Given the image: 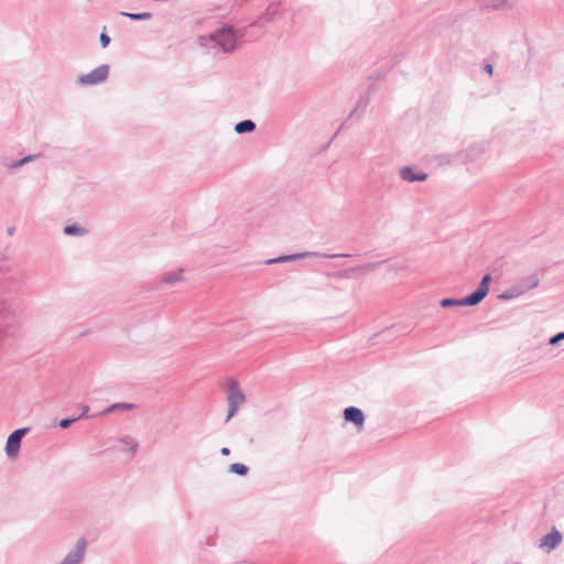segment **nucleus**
Here are the masks:
<instances>
[{
  "label": "nucleus",
  "instance_id": "obj_1",
  "mask_svg": "<svg viewBox=\"0 0 564 564\" xmlns=\"http://www.w3.org/2000/svg\"><path fill=\"white\" fill-rule=\"evenodd\" d=\"M237 34L232 26H223L208 36H200L199 44L208 50H218L231 53L236 48Z\"/></svg>",
  "mask_w": 564,
  "mask_h": 564
},
{
  "label": "nucleus",
  "instance_id": "obj_2",
  "mask_svg": "<svg viewBox=\"0 0 564 564\" xmlns=\"http://www.w3.org/2000/svg\"><path fill=\"white\" fill-rule=\"evenodd\" d=\"M491 281L490 274H485L479 283L478 289L469 294L466 297L456 300V299H443L440 304L442 307H452V306H475L479 304L489 292V284Z\"/></svg>",
  "mask_w": 564,
  "mask_h": 564
},
{
  "label": "nucleus",
  "instance_id": "obj_3",
  "mask_svg": "<svg viewBox=\"0 0 564 564\" xmlns=\"http://www.w3.org/2000/svg\"><path fill=\"white\" fill-rule=\"evenodd\" d=\"M15 311L12 300L0 293V343L8 335L14 324Z\"/></svg>",
  "mask_w": 564,
  "mask_h": 564
},
{
  "label": "nucleus",
  "instance_id": "obj_4",
  "mask_svg": "<svg viewBox=\"0 0 564 564\" xmlns=\"http://www.w3.org/2000/svg\"><path fill=\"white\" fill-rule=\"evenodd\" d=\"M227 402H228V414L226 422L234 417L240 406L246 402V397L236 380L230 379L227 381Z\"/></svg>",
  "mask_w": 564,
  "mask_h": 564
},
{
  "label": "nucleus",
  "instance_id": "obj_5",
  "mask_svg": "<svg viewBox=\"0 0 564 564\" xmlns=\"http://www.w3.org/2000/svg\"><path fill=\"white\" fill-rule=\"evenodd\" d=\"M109 69L110 68L107 64H102L93 69L91 72L78 76L77 83L84 87L102 84L107 80L109 76Z\"/></svg>",
  "mask_w": 564,
  "mask_h": 564
},
{
  "label": "nucleus",
  "instance_id": "obj_6",
  "mask_svg": "<svg viewBox=\"0 0 564 564\" xmlns=\"http://www.w3.org/2000/svg\"><path fill=\"white\" fill-rule=\"evenodd\" d=\"M87 546L88 543L85 538L77 539L59 564H83L86 557Z\"/></svg>",
  "mask_w": 564,
  "mask_h": 564
},
{
  "label": "nucleus",
  "instance_id": "obj_7",
  "mask_svg": "<svg viewBox=\"0 0 564 564\" xmlns=\"http://www.w3.org/2000/svg\"><path fill=\"white\" fill-rule=\"evenodd\" d=\"M308 257L334 259V258H339V257H348V254H337V253L327 254V253L305 251V252L292 253V254H286V256H281L278 258L269 259V260H267V264L284 263V262L295 261V260H300V259H304V258H308Z\"/></svg>",
  "mask_w": 564,
  "mask_h": 564
},
{
  "label": "nucleus",
  "instance_id": "obj_8",
  "mask_svg": "<svg viewBox=\"0 0 564 564\" xmlns=\"http://www.w3.org/2000/svg\"><path fill=\"white\" fill-rule=\"evenodd\" d=\"M29 432L28 427L18 429L12 432L6 444V453L10 459H14L19 456L22 437Z\"/></svg>",
  "mask_w": 564,
  "mask_h": 564
},
{
  "label": "nucleus",
  "instance_id": "obj_9",
  "mask_svg": "<svg viewBox=\"0 0 564 564\" xmlns=\"http://www.w3.org/2000/svg\"><path fill=\"white\" fill-rule=\"evenodd\" d=\"M563 541L562 533L553 527L551 531L545 534L539 543V547L544 550L546 553L554 551Z\"/></svg>",
  "mask_w": 564,
  "mask_h": 564
},
{
  "label": "nucleus",
  "instance_id": "obj_10",
  "mask_svg": "<svg viewBox=\"0 0 564 564\" xmlns=\"http://www.w3.org/2000/svg\"><path fill=\"white\" fill-rule=\"evenodd\" d=\"M484 151L485 149L481 144H473L457 153L456 156L463 163H467L477 160L484 153Z\"/></svg>",
  "mask_w": 564,
  "mask_h": 564
},
{
  "label": "nucleus",
  "instance_id": "obj_11",
  "mask_svg": "<svg viewBox=\"0 0 564 564\" xmlns=\"http://www.w3.org/2000/svg\"><path fill=\"white\" fill-rule=\"evenodd\" d=\"M344 417L347 422L354 423L358 429H362L365 424L364 412L356 406H348L344 410Z\"/></svg>",
  "mask_w": 564,
  "mask_h": 564
},
{
  "label": "nucleus",
  "instance_id": "obj_12",
  "mask_svg": "<svg viewBox=\"0 0 564 564\" xmlns=\"http://www.w3.org/2000/svg\"><path fill=\"white\" fill-rule=\"evenodd\" d=\"M400 177L402 181L408 183L423 182L427 178V174L421 171H416L411 166H403L400 170Z\"/></svg>",
  "mask_w": 564,
  "mask_h": 564
},
{
  "label": "nucleus",
  "instance_id": "obj_13",
  "mask_svg": "<svg viewBox=\"0 0 564 564\" xmlns=\"http://www.w3.org/2000/svg\"><path fill=\"white\" fill-rule=\"evenodd\" d=\"M280 8V2H271L264 12L259 15L258 20L256 21V24H262V23H269L271 22L274 17L278 14Z\"/></svg>",
  "mask_w": 564,
  "mask_h": 564
},
{
  "label": "nucleus",
  "instance_id": "obj_14",
  "mask_svg": "<svg viewBox=\"0 0 564 564\" xmlns=\"http://www.w3.org/2000/svg\"><path fill=\"white\" fill-rule=\"evenodd\" d=\"M183 269H176L165 272L161 278V283L166 285H175L183 281Z\"/></svg>",
  "mask_w": 564,
  "mask_h": 564
},
{
  "label": "nucleus",
  "instance_id": "obj_15",
  "mask_svg": "<svg viewBox=\"0 0 564 564\" xmlns=\"http://www.w3.org/2000/svg\"><path fill=\"white\" fill-rule=\"evenodd\" d=\"M540 283V279L538 274L533 273L525 278H523L517 285L521 290V293L524 294L528 291L535 289Z\"/></svg>",
  "mask_w": 564,
  "mask_h": 564
},
{
  "label": "nucleus",
  "instance_id": "obj_16",
  "mask_svg": "<svg viewBox=\"0 0 564 564\" xmlns=\"http://www.w3.org/2000/svg\"><path fill=\"white\" fill-rule=\"evenodd\" d=\"M254 130L256 123L250 119L242 120L235 126V132L238 134L252 132Z\"/></svg>",
  "mask_w": 564,
  "mask_h": 564
},
{
  "label": "nucleus",
  "instance_id": "obj_17",
  "mask_svg": "<svg viewBox=\"0 0 564 564\" xmlns=\"http://www.w3.org/2000/svg\"><path fill=\"white\" fill-rule=\"evenodd\" d=\"M521 295H522L521 290L519 289V286L517 284H514V285L508 288L506 291H503L498 297L502 301H510V300H514Z\"/></svg>",
  "mask_w": 564,
  "mask_h": 564
},
{
  "label": "nucleus",
  "instance_id": "obj_18",
  "mask_svg": "<svg viewBox=\"0 0 564 564\" xmlns=\"http://www.w3.org/2000/svg\"><path fill=\"white\" fill-rule=\"evenodd\" d=\"M63 232L67 236H84L86 229L78 224H72L64 227Z\"/></svg>",
  "mask_w": 564,
  "mask_h": 564
},
{
  "label": "nucleus",
  "instance_id": "obj_19",
  "mask_svg": "<svg viewBox=\"0 0 564 564\" xmlns=\"http://www.w3.org/2000/svg\"><path fill=\"white\" fill-rule=\"evenodd\" d=\"M122 17H127L134 21H145L150 20L152 18V14L150 12H142V13H130V12H120Z\"/></svg>",
  "mask_w": 564,
  "mask_h": 564
},
{
  "label": "nucleus",
  "instance_id": "obj_20",
  "mask_svg": "<svg viewBox=\"0 0 564 564\" xmlns=\"http://www.w3.org/2000/svg\"><path fill=\"white\" fill-rule=\"evenodd\" d=\"M134 408V404L131 403H113L110 406H108L106 410H104L102 414L111 413L116 410H131Z\"/></svg>",
  "mask_w": 564,
  "mask_h": 564
},
{
  "label": "nucleus",
  "instance_id": "obj_21",
  "mask_svg": "<svg viewBox=\"0 0 564 564\" xmlns=\"http://www.w3.org/2000/svg\"><path fill=\"white\" fill-rule=\"evenodd\" d=\"M248 467L240 463H234L229 466V471L239 476H246L248 474Z\"/></svg>",
  "mask_w": 564,
  "mask_h": 564
},
{
  "label": "nucleus",
  "instance_id": "obj_22",
  "mask_svg": "<svg viewBox=\"0 0 564 564\" xmlns=\"http://www.w3.org/2000/svg\"><path fill=\"white\" fill-rule=\"evenodd\" d=\"M77 419L74 417V419H63L59 421L58 425L61 429H67L74 422H76Z\"/></svg>",
  "mask_w": 564,
  "mask_h": 564
},
{
  "label": "nucleus",
  "instance_id": "obj_23",
  "mask_svg": "<svg viewBox=\"0 0 564 564\" xmlns=\"http://www.w3.org/2000/svg\"><path fill=\"white\" fill-rule=\"evenodd\" d=\"M99 40L104 48L107 47L110 43V37L105 32H101Z\"/></svg>",
  "mask_w": 564,
  "mask_h": 564
},
{
  "label": "nucleus",
  "instance_id": "obj_24",
  "mask_svg": "<svg viewBox=\"0 0 564 564\" xmlns=\"http://www.w3.org/2000/svg\"><path fill=\"white\" fill-rule=\"evenodd\" d=\"M564 339V332L558 333L550 338L551 345H556L560 340Z\"/></svg>",
  "mask_w": 564,
  "mask_h": 564
},
{
  "label": "nucleus",
  "instance_id": "obj_25",
  "mask_svg": "<svg viewBox=\"0 0 564 564\" xmlns=\"http://www.w3.org/2000/svg\"><path fill=\"white\" fill-rule=\"evenodd\" d=\"M88 411H89L88 405H84L83 409H82L80 415L78 417H76V419L80 420V419L88 417Z\"/></svg>",
  "mask_w": 564,
  "mask_h": 564
},
{
  "label": "nucleus",
  "instance_id": "obj_26",
  "mask_svg": "<svg viewBox=\"0 0 564 564\" xmlns=\"http://www.w3.org/2000/svg\"><path fill=\"white\" fill-rule=\"evenodd\" d=\"M21 166H23V164H22V160H21V159H20V160H17V161H14V162H12V163L10 164V169H18V167H21Z\"/></svg>",
  "mask_w": 564,
  "mask_h": 564
},
{
  "label": "nucleus",
  "instance_id": "obj_27",
  "mask_svg": "<svg viewBox=\"0 0 564 564\" xmlns=\"http://www.w3.org/2000/svg\"><path fill=\"white\" fill-rule=\"evenodd\" d=\"M34 159H35V155L24 156V158L21 159L22 160V164L24 165V164H26L29 162H32V161H34Z\"/></svg>",
  "mask_w": 564,
  "mask_h": 564
},
{
  "label": "nucleus",
  "instance_id": "obj_28",
  "mask_svg": "<svg viewBox=\"0 0 564 564\" xmlns=\"http://www.w3.org/2000/svg\"><path fill=\"white\" fill-rule=\"evenodd\" d=\"M485 70H486V73H488L489 75H491V74H492V70H494L492 65L487 64V65L485 66Z\"/></svg>",
  "mask_w": 564,
  "mask_h": 564
},
{
  "label": "nucleus",
  "instance_id": "obj_29",
  "mask_svg": "<svg viewBox=\"0 0 564 564\" xmlns=\"http://www.w3.org/2000/svg\"><path fill=\"white\" fill-rule=\"evenodd\" d=\"M221 455L227 456L230 454V449L228 447H223L220 449Z\"/></svg>",
  "mask_w": 564,
  "mask_h": 564
},
{
  "label": "nucleus",
  "instance_id": "obj_30",
  "mask_svg": "<svg viewBox=\"0 0 564 564\" xmlns=\"http://www.w3.org/2000/svg\"><path fill=\"white\" fill-rule=\"evenodd\" d=\"M502 6H503V1L502 0H500L499 3H492L494 8H500Z\"/></svg>",
  "mask_w": 564,
  "mask_h": 564
},
{
  "label": "nucleus",
  "instance_id": "obj_31",
  "mask_svg": "<svg viewBox=\"0 0 564 564\" xmlns=\"http://www.w3.org/2000/svg\"><path fill=\"white\" fill-rule=\"evenodd\" d=\"M453 161H455V159H453V158H449V155H448V156H447V160H446V162H447V163H452Z\"/></svg>",
  "mask_w": 564,
  "mask_h": 564
},
{
  "label": "nucleus",
  "instance_id": "obj_32",
  "mask_svg": "<svg viewBox=\"0 0 564 564\" xmlns=\"http://www.w3.org/2000/svg\"><path fill=\"white\" fill-rule=\"evenodd\" d=\"M131 448H132V451L134 452V451H135V448H137V444H135V443H132Z\"/></svg>",
  "mask_w": 564,
  "mask_h": 564
},
{
  "label": "nucleus",
  "instance_id": "obj_33",
  "mask_svg": "<svg viewBox=\"0 0 564 564\" xmlns=\"http://www.w3.org/2000/svg\"><path fill=\"white\" fill-rule=\"evenodd\" d=\"M375 267H376V264H369V265H368V268H369V269H372V268H375Z\"/></svg>",
  "mask_w": 564,
  "mask_h": 564
}]
</instances>
